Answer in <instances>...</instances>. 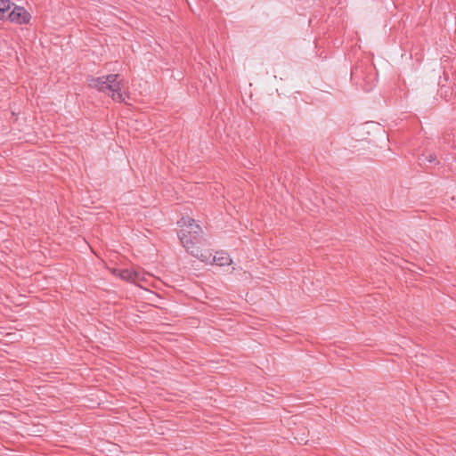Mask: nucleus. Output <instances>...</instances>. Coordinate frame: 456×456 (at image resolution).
<instances>
[{"label":"nucleus","mask_w":456,"mask_h":456,"mask_svg":"<svg viewBox=\"0 0 456 456\" xmlns=\"http://www.w3.org/2000/svg\"><path fill=\"white\" fill-rule=\"evenodd\" d=\"M367 69H369V70H367L366 75L363 77L364 78L362 79L361 83H358V85L362 88V90L369 92L376 84L377 73L375 72V69L372 65H368Z\"/></svg>","instance_id":"20e7f679"},{"label":"nucleus","mask_w":456,"mask_h":456,"mask_svg":"<svg viewBox=\"0 0 456 456\" xmlns=\"http://www.w3.org/2000/svg\"><path fill=\"white\" fill-rule=\"evenodd\" d=\"M182 227L178 233L179 240L186 251L202 261H207L208 256L199 247L202 243L201 227L191 217H183L179 222Z\"/></svg>","instance_id":"f257e3e1"},{"label":"nucleus","mask_w":456,"mask_h":456,"mask_svg":"<svg viewBox=\"0 0 456 456\" xmlns=\"http://www.w3.org/2000/svg\"><path fill=\"white\" fill-rule=\"evenodd\" d=\"M423 159H421L422 161H428V162H435L436 159V156L435 154H428V155H422Z\"/></svg>","instance_id":"1a4fd4ad"},{"label":"nucleus","mask_w":456,"mask_h":456,"mask_svg":"<svg viewBox=\"0 0 456 456\" xmlns=\"http://www.w3.org/2000/svg\"><path fill=\"white\" fill-rule=\"evenodd\" d=\"M12 5L14 4L10 0H0V20L8 17Z\"/></svg>","instance_id":"0eeeda50"},{"label":"nucleus","mask_w":456,"mask_h":456,"mask_svg":"<svg viewBox=\"0 0 456 456\" xmlns=\"http://www.w3.org/2000/svg\"><path fill=\"white\" fill-rule=\"evenodd\" d=\"M213 262L219 266H226L232 264V258L226 252H216L213 257Z\"/></svg>","instance_id":"423d86ee"},{"label":"nucleus","mask_w":456,"mask_h":456,"mask_svg":"<svg viewBox=\"0 0 456 456\" xmlns=\"http://www.w3.org/2000/svg\"><path fill=\"white\" fill-rule=\"evenodd\" d=\"M120 275H121L122 279H124V280L134 281L135 273H134L133 272H131L129 270H123L121 272Z\"/></svg>","instance_id":"6e6552de"},{"label":"nucleus","mask_w":456,"mask_h":456,"mask_svg":"<svg viewBox=\"0 0 456 456\" xmlns=\"http://www.w3.org/2000/svg\"><path fill=\"white\" fill-rule=\"evenodd\" d=\"M368 65L370 64L369 62L361 61L352 69L351 80L354 84L358 85V83H361L362 79L364 78L363 77L366 75L367 70H369V69H367Z\"/></svg>","instance_id":"39448f33"},{"label":"nucleus","mask_w":456,"mask_h":456,"mask_svg":"<svg viewBox=\"0 0 456 456\" xmlns=\"http://www.w3.org/2000/svg\"><path fill=\"white\" fill-rule=\"evenodd\" d=\"M118 74H110L98 77H89L87 78L88 86L107 93L115 102H122L124 101L121 93L123 85L121 81L118 80Z\"/></svg>","instance_id":"f03ea898"},{"label":"nucleus","mask_w":456,"mask_h":456,"mask_svg":"<svg viewBox=\"0 0 456 456\" xmlns=\"http://www.w3.org/2000/svg\"><path fill=\"white\" fill-rule=\"evenodd\" d=\"M8 19L14 23L22 25L28 24L31 19V15L21 6H14L8 13Z\"/></svg>","instance_id":"7ed1b4c3"}]
</instances>
